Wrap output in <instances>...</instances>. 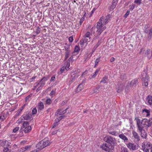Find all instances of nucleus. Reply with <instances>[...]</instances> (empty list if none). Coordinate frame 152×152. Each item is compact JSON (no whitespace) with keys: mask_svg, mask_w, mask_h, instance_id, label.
<instances>
[{"mask_svg":"<svg viewBox=\"0 0 152 152\" xmlns=\"http://www.w3.org/2000/svg\"><path fill=\"white\" fill-rule=\"evenodd\" d=\"M99 87H98L97 88H96L94 90V92L95 93H97L99 91Z\"/></svg>","mask_w":152,"mask_h":152,"instance_id":"nucleus-49","label":"nucleus"},{"mask_svg":"<svg viewBox=\"0 0 152 152\" xmlns=\"http://www.w3.org/2000/svg\"><path fill=\"white\" fill-rule=\"evenodd\" d=\"M30 97V96H28L27 97H26V102L28 101L29 100V99Z\"/></svg>","mask_w":152,"mask_h":152,"instance_id":"nucleus-60","label":"nucleus"},{"mask_svg":"<svg viewBox=\"0 0 152 152\" xmlns=\"http://www.w3.org/2000/svg\"><path fill=\"white\" fill-rule=\"evenodd\" d=\"M44 108V105L43 103L42 102H39L38 104V110H42Z\"/></svg>","mask_w":152,"mask_h":152,"instance_id":"nucleus-25","label":"nucleus"},{"mask_svg":"<svg viewBox=\"0 0 152 152\" xmlns=\"http://www.w3.org/2000/svg\"><path fill=\"white\" fill-rule=\"evenodd\" d=\"M88 39L87 38H84L83 39L81 40L80 41V45L82 47L83 45L84 44L87 42H88Z\"/></svg>","mask_w":152,"mask_h":152,"instance_id":"nucleus-23","label":"nucleus"},{"mask_svg":"<svg viewBox=\"0 0 152 152\" xmlns=\"http://www.w3.org/2000/svg\"><path fill=\"white\" fill-rule=\"evenodd\" d=\"M104 140L111 145H114L116 143L115 139L110 136H107L105 137L104 138Z\"/></svg>","mask_w":152,"mask_h":152,"instance_id":"nucleus-5","label":"nucleus"},{"mask_svg":"<svg viewBox=\"0 0 152 152\" xmlns=\"http://www.w3.org/2000/svg\"><path fill=\"white\" fill-rule=\"evenodd\" d=\"M135 120L137 126H139L143 128L147 129L152 125V118H150L149 120L145 118L142 119V121L138 118H136Z\"/></svg>","mask_w":152,"mask_h":152,"instance_id":"nucleus-1","label":"nucleus"},{"mask_svg":"<svg viewBox=\"0 0 152 152\" xmlns=\"http://www.w3.org/2000/svg\"><path fill=\"white\" fill-rule=\"evenodd\" d=\"M27 121H24L23 124V128H25L28 126H31L29 125Z\"/></svg>","mask_w":152,"mask_h":152,"instance_id":"nucleus-33","label":"nucleus"},{"mask_svg":"<svg viewBox=\"0 0 152 152\" xmlns=\"http://www.w3.org/2000/svg\"><path fill=\"white\" fill-rule=\"evenodd\" d=\"M37 112V110L36 108H34L32 110V113L33 114H35Z\"/></svg>","mask_w":152,"mask_h":152,"instance_id":"nucleus-45","label":"nucleus"},{"mask_svg":"<svg viewBox=\"0 0 152 152\" xmlns=\"http://www.w3.org/2000/svg\"><path fill=\"white\" fill-rule=\"evenodd\" d=\"M73 39L72 37L71 36L69 37V40L70 42H72L73 41Z\"/></svg>","mask_w":152,"mask_h":152,"instance_id":"nucleus-48","label":"nucleus"},{"mask_svg":"<svg viewBox=\"0 0 152 152\" xmlns=\"http://www.w3.org/2000/svg\"><path fill=\"white\" fill-rule=\"evenodd\" d=\"M92 54V53H90L89 54H87L85 55L84 56V58L85 60L88 59L91 56Z\"/></svg>","mask_w":152,"mask_h":152,"instance_id":"nucleus-29","label":"nucleus"},{"mask_svg":"<svg viewBox=\"0 0 152 152\" xmlns=\"http://www.w3.org/2000/svg\"><path fill=\"white\" fill-rule=\"evenodd\" d=\"M142 150L145 152H152V144L149 142H143L142 144Z\"/></svg>","mask_w":152,"mask_h":152,"instance_id":"nucleus-3","label":"nucleus"},{"mask_svg":"<svg viewBox=\"0 0 152 152\" xmlns=\"http://www.w3.org/2000/svg\"><path fill=\"white\" fill-rule=\"evenodd\" d=\"M51 102V100L49 98L47 99L46 101V104L49 105L50 104Z\"/></svg>","mask_w":152,"mask_h":152,"instance_id":"nucleus-40","label":"nucleus"},{"mask_svg":"<svg viewBox=\"0 0 152 152\" xmlns=\"http://www.w3.org/2000/svg\"><path fill=\"white\" fill-rule=\"evenodd\" d=\"M23 120L22 119L19 118L18 119V120L17 121V123H19L21 122H22V120Z\"/></svg>","mask_w":152,"mask_h":152,"instance_id":"nucleus-56","label":"nucleus"},{"mask_svg":"<svg viewBox=\"0 0 152 152\" xmlns=\"http://www.w3.org/2000/svg\"><path fill=\"white\" fill-rule=\"evenodd\" d=\"M109 133L111 134L117 136L118 134V133L115 131L110 130L108 132Z\"/></svg>","mask_w":152,"mask_h":152,"instance_id":"nucleus-26","label":"nucleus"},{"mask_svg":"<svg viewBox=\"0 0 152 152\" xmlns=\"http://www.w3.org/2000/svg\"><path fill=\"white\" fill-rule=\"evenodd\" d=\"M24 128V131L25 133H27L30 132L31 129V126L26 127Z\"/></svg>","mask_w":152,"mask_h":152,"instance_id":"nucleus-28","label":"nucleus"},{"mask_svg":"<svg viewBox=\"0 0 152 152\" xmlns=\"http://www.w3.org/2000/svg\"><path fill=\"white\" fill-rule=\"evenodd\" d=\"M103 18H101L99 20V21L97 22L96 26L97 30L96 32L98 35H99L106 28V27L104 26L102 23V20Z\"/></svg>","mask_w":152,"mask_h":152,"instance_id":"nucleus-2","label":"nucleus"},{"mask_svg":"<svg viewBox=\"0 0 152 152\" xmlns=\"http://www.w3.org/2000/svg\"><path fill=\"white\" fill-rule=\"evenodd\" d=\"M135 7V4H132L131 5L129 6V11L132 10L134 9Z\"/></svg>","mask_w":152,"mask_h":152,"instance_id":"nucleus-37","label":"nucleus"},{"mask_svg":"<svg viewBox=\"0 0 152 152\" xmlns=\"http://www.w3.org/2000/svg\"><path fill=\"white\" fill-rule=\"evenodd\" d=\"M119 137L124 141V142L126 144L129 141L128 138L124 135V134H122L119 135Z\"/></svg>","mask_w":152,"mask_h":152,"instance_id":"nucleus-10","label":"nucleus"},{"mask_svg":"<svg viewBox=\"0 0 152 152\" xmlns=\"http://www.w3.org/2000/svg\"><path fill=\"white\" fill-rule=\"evenodd\" d=\"M137 127H138V132L140 133L141 137L143 138H146L147 137V133L144 129H143L144 128L139 126Z\"/></svg>","mask_w":152,"mask_h":152,"instance_id":"nucleus-6","label":"nucleus"},{"mask_svg":"<svg viewBox=\"0 0 152 152\" xmlns=\"http://www.w3.org/2000/svg\"><path fill=\"white\" fill-rule=\"evenodd\" d=\"M80 51V48L79 46L76 45L74 48L73 54L75 52H78Z\"/></svg>","mask_w":152,"mask_h":152,"instance_id":"nucleus-34","label":"nucleus"},{"mask_svg":"<svg viewBox=\"0 0 152 152\" xmlns=\"http://www.w3.org/2000/svg\"><path fill=\"white\" fill-rule=\"evenodd\" d=\"M144 51V49L143 48H142L140 49V54H142V53H143Z\"/></svg>","mask_w":152,"mask_h":152,"instance_id":"nucleus-63","label":"nucleus"},{"mask_svg":"<svg viewBox=\"0 0 152 152\" xmlns=\"http://www.w3.org/2000/svg\"><path fill=\"white\" fill-rule=\"evenodd\" d=\"M152 54L150 51V50L148 49L145 52V56H146L149 59L151 58Z\"/></svg>","mask_w":152,"mask_h":152,"instance_id":"nucleus-13","label":"nucleus"},{"mask_svg":"<svg viewBox=\"0 0 152 152\" xmlns=\"http://www.w3.org/2000/svg\"><path fill=\"white\" fill-rule=\"evenodd\" d=\"M91 35V34L89 32L87 31L84 34L83 37L84 38L87 37V39H88V42H89L90 41L91 39V37L90 36Z\"/></svg>","mask_w":152,"mask_h":152,"instance_id":"nucleus-19","label":"nucleus"},{"mask_svg":"<svg viewBox=\"0 0 152 152\" xmlns=\"http://www.w3.org/2000/svg\"><path fill=\"white\" fill-rule=\"evenodd\" d=\"M142 112L143 115L145 117H148L150 115V111L149 110L144 109L142 110Z\"/></svg>","mask_w":152,"mask_h":152,"instance_id":"nucleus-17","label":"nucleus"},{"mask_svg":"<svg viewBox=\"0 0 152 152\" xmlns=\"http://www.w3.org/2000/svg\"><path fill=\"white\" fill-rule=\"evenodd\" d=\"M42 141H43L44 142V148L49 145L50 144V142L48 140H43Z\"/></svg>","mask_w":152,"mask_h":152,"instance_id":"nucleus-31","label":"nucleus"},{"mask_svg":"<svg viewBox=\"0 0 152 152\" xmlns=\"http://www.w3.org/2000/svg\"><path fill=\"white\" fill-rule=\"evenodd\" d=\"M67 109L66 108L65 110L62 111L61 109H58L56 112L55 115L58 116L59 115H62L65 114L66 112V110Z\"/></svg>","mask_w":152,"mask_h":152,"instance_id":"nucleus-11","label":"nucleus"},{"mask_svg":"<svg viewBox=\"0 0 152 152\" xmlns=\"http://www.w3.org/2000/svg\"><path fill=\"white\" fill-rule=\"evenodd\" d=\"M25 151H26V149L23 147L18 149V152H24Z\"/></svg>","mask_w":152,"mask_h":152,"instance_id":"nucleus-44","label":"nucleus"},{"mask_svg":"<svg viewBox=\"0 0 152 152\" xmlns=\"http://www.w3.org/2000/svg\"><path fill=\"white\" fill-rule=\"evenodd\" d=\"M99 43H97V44H96L94 47V48H95V49H96L97 47H98L99 46Z\"/></svg>","mask_w":152,"mask_h":152,"instance_id":"nucleus-64","label":"nucleus"},{"mask_svg":"<svg viewBox=\"0 0 152 152\" xmlns=\"http://www.w3.org/2000/svg\"><path fill=\"white\" fill-rule=\"evenodd\" d=\"M122 90V88H121V87L118 88L117 90V91L119 93L121 92Z\"/></svg>","mask_w":152,"mask_h":152,"instance_id":"nucleus-55","label":"nucleus"},{"mask_svg":"<svg viewBox=\"0 0 152 152\" xmlns=\"http://www.w3.org/2000/svg\"><path fill=\"white\" fill-rule=\"evenodd\" d=\"M5 119L4 115L2 114H0V121H3Z\"/></svg>","mask_w":152,"mask_h":152,"instance_id":"nucleus-36","label":"nucleus"},{"mask_svg":"<svg viewBox=\"0 0 152 152\" xmlns=\"http://www.w3.org/2000/svg\"><path fill=\"white\" fill-rule=\"evenodd\" d=\"M25 149H26V151L28 150L30 148V146H27L23 147Z\"/></svg>","mask_w":152,"mask_h":152,"instance_id":"nucleus-52","label":"nucleus"},{"mask_svg":"<svg viewBox=\"0 0 152 152\" xmlns=\"http://www.w3.org/2000/svg\"><path fill=\"white\" fill-rule=\"evenodd\" d=\"M64 117V116L62 115L58 117V121H60Z\"/></svg>","mask_w":152,"mask_h":152,"instance_id":"nucleus-54","label":"nucleus"},{"mask_svg":"<svg viewBox=\"0 0 152 152\" xmlns=\"http://www.w3.org/2000/svg\"><path fill=\"white\" fill-rule=\"evenodd\" d=\"M100 57H99L96 59L95 61V65L94 66V67H96L97 66L98 63L100 61Z\"/></svg>","mask_w":152,"mask_h":152,"instance_id":"nucleus-32","label":"nucleus"},{"mask_svg":"<svg viewBox=\"0 0 152 152\" xmlns=\"http://www.w3.org/2000/svg\"><path fill=\"white\" fill-rule=\"evenodd\" d=\"M85 81H83L82 82L80 83L77 88V91H80L84 88V86L85 85Z\"/></svg>","mask_w":152,"mask_h":152,"instance_id":"nucleus-16","label":"nucleus"},{"mask_svg":"<svg viewBox=\"0 0 152 152\" xmlns=\"http://www.w3.org/2000/svg\"><path fill=\"white\" fill-rule=\"evenodd\" d=\"M132 134L133 136L135 138V140L136 142L140 140V137L136 132L134 131L132 132Z\"/></svg>","mask_w":152,"mask_h":152,"instance_id":"nucleus-18","label":"nucleus"},{"mask_svg":"<svg viewBox=\"0 0 152 152\" xmlns=\"http://www.w3.org/2000/svg\"><path fill=\"white\" fill-rule=\"evenodd\" d=\"M56 79L55 76H53L51 78L50 81L51 82L54 81Z\"/></svg>","mask_w":152,"mask_h":152,"instance_id":"nucleus-51","label":"nucleus"},{"mask_svg":"<svg viewBox=\"0 0 152 152\" xmlns=\"http://www.w3.org/2000/svg\"><path fill=\"white\" fill-rule=\"evenodd\" d=\"M118 0H113V3L117 4Z\"/></svg>","mask_w":152,"mask_h":152,"instance_id":"nucleus-62","label":"nucleus"},{"mask_svg":"<svg viewBox=\"0 0 152 152\" xmlns=\"http://www.w3.org/2000/svg\"><path fill=\"white\" fill-rule=\"evenodd\" d=\"M138 82V80L137 79H134L131 81L130 83V85L131 86H135L137 83Z\"/></svg>","mask_w":152,"mask_h":152,"instance_id":"nucleus-24","label":"nucleus"},{"mask_svg":"<svg viewBox=\"0 0 152 152\" xmlns=\"http://www.w3.org/2000/svg\"><path fill=\"white\" fill-rule=\"evenodd\" d=\"M115 60V58L113 57L112 58L110 59V62H113Z\"/></svg>","mask_w":152,"mask_h":152,"instance_id":"nucleus-61","label":"nucleus"},{"mask_svg":"<svg viewBox=\"0 0 152 152\" xmlns=\"http://www.w3.org/2000/svg\"><path fill=\"white\" fill-rule=\"evenodd\" d=\"M101 147L103 150L106 151H109L110 148L109 145L107 143H105V144H103L101 146Z\"/></svg>","mask_w":152,"mask_h":152,"instance_id":"nucleus-14","label":"nucleus"},{"mask_svg":"<svg viewBox=\"0 0 152 152\" xmlns=\"http://www.w3.org/2000/svg\"><path fill=\"white\" fill-rule=\"evenodd\" d=\"M70 66L69 63L68 61H66V66L65 67V69L66 70H68L69 69V66Z\"/></svg>","mask_w":152,"mask_h":152,"instance_id":"nucleus-35","label":"nucleus"},{"mask_svg":"<svg viewBox=\"0 0 152 152\" xmlns=\"http://www.w3.org/2000/svg\"><path fill=\"white\" fill-rule=\"evenodd\" d=\"M142 84L145 86H147L149 81V76L145 71L143 72L141 74Z\"/></svg>","mask_w":152,"mask_h":152,"instance_id":"nucleus-4","label":"nucleus"},{"mask_svg":"<svg viewBox=\"0 0 152 152\" xmlns=\"http://www.w3.org/2000/svg\"><path fill=\"white\" fill-rule=\"evenodd\" d=\"M100 68H98L96 70V71L94 72V74L93 75H91V77L93 78L95 77L98 74V73L100 70Z\"/></svg>","mask_w":152,"mask_h":152,"instance_id":"nucleus-27","label":"nucleus"},{"mask_svg":"<svg viewBox=\"0 0 152 152\" xmlns=\"http://www.w3.org/2000/svg\"><path fill=\"white\" fill-rule=\"evenodd\" d=\"M126 145L130 150H134L138 149V145L136 143L129 142L126 143Z\"/></svg>","mask_w":152,"mask_h":152,"instance_id":"nucleus-7","label":"nucleus"},{"mask_svg":"<svg viewBox=\"0 0 152 152\" xmlns=\"http://www.w3.org/2000/svg\"><path fill=\"white\" fill-rule=\"evenodd\" d=\"M79 75L77 73L73 74H70L69 75V84L71 83L72 82L74 81L75 79L78 77Z\"/></svg>","mask_w":152,"mask_h":152,"instance_id":"nucleus-8","label":"nucleus"},{"mask_svg":"<svg viewBox=\"0 0 152 152\" xmlns=\"http://www.w3.org/2000/svg\"><path fill=\"white\" fill-rule=\"evenodd\" d=\"M130 12V11L129 10H128L126 13L125 14V15H124V17L125 18H126L127 17V16L129 15Z\"/></svg>","mask_w":152,"mask_h":152,"instance_id":"nucleus-46","label":"nucleus"},{"mask_svg":"<svg viewBox=\"0 0 152 152\" xmlns=\"http://www.w3.org/2000/svg\"><path fill=\"white\" fill-rule=\"evenodd\" d=\"M69 52H67L66 53L65 56V60H66L69 57Z\"/></svg>","mask_w":152,"mask_h":152,"instance_id":"nucleus-42","label":"nucleus"},{"mask_svg":"<svg viewBox=\"0 0 152 152\" xmlns=\"http://www.w3.org/2000/svg\"><path fill=\"white\" fill-rule=\"evenodd\" d=\"M47 80V78L45 77H44L39 82H37L36 83L37 85L35 86V88H36L39 84H40L41 87H42L45 85V82Z\"/></svg>","mask_w":152,"mask_h":152,"instance_id":"nucleus-9","label":"nucleus"},{"mask_svg":"<svg viewBox=\"0 0 152 152\" xmlns=\"http://www.w3.org/2000/svg\"><path fill=\"white\" fill-rule=\"evenodd\" d=\"M70 45H68L67 46H64V48L66 50H67Z\"/></svg>","mask_w":152,"mask_h":152,"instance_id":"nucleus-58","label":"nucleus"},{"mask_svg":"<svg viewBox=\"0 0 152 152\" xmlns=\"http://www.w3.org/2000/svg\"><path fill=\"white\" fill-rule=\"evenodd\" d=\"M31 115L30 114H26L23 115V118L24 120H28L31 119Z\"/></svg>","mask_w":152,"mask_h":152,"instance_id":"nucleus-21","label":"nucleus"},{"mask_svg":"<svg viewBox=\"0 0 152 152\" xmlns=\"http://www.w3.org/2000/svg\"><path fill=\"white\" fill-rule=\"evenodd\" d=\"M141 1L142 0H135L134 3L140 5L141 3Z\"/></svg>","mask_w":152,"mask_h":152,"instance_id":"nucleus-41","label":"nucleus"},{"mask_svg":"<svg viewBox=\"0 0 152 152\" xmlns=\"http://www.w3.org/2000/svg\"><path fill=\"white\" fill-rule=\"evenodd\" d=\"M57 125V121L54 123L53 125V128H54Z\"/></svg>","mask_w":152,"mask_h":152,"instance_id":"nucleus-57","label":"nucleus"},{"mask_svg":"<svg viewBox=\"0 0 152 152\" xmlns=\"http://www.w3.org/2000/svg\"><path fill=\"white\" fill-rule=\"evenodd\" d=\"M55 91L53 90H52L50 93V95L51 96L53 95H54L55 94Z\"/></svg>","mask_w":152,"mask_h":152,"instance_id":"nucleus-53","label":"nucleus"},{"mask_svg":"<svg viewBox=\"0 0 152 152\" xmlns=\"http://www.w3.org/2000/svg\"><path fill=\"white\" fill-rule=\"evenodd\" d=\"M10 145L8 141L0 140V147L8 146Z\"/></svg>","mask_w":152,"mask_h":152,"instance_id":"nucleus-12","label":"nucleus"},{"mask_svg":"<svg viewBox=\"0 0 152 152\" xmlns=\"http://www.w3.org/2000/svg\"><path fill=\"white\" fill-rule=\"evenodd\" d=\"M120 152H129L128 151L126 147L122 146L121 147Z\"/></svg>","mask_w":152,"mask_h":152,"instance_id":"nucleus-30","label":"nucleus"},{"mask_svg":"<svg viewBox=\"0 0 152 152\" xmlns=\"http://www.w3.org/2000/svg\"><path fill=\"white\" fill-rule=\"evenodd\" d=\"M4 147V149H3V151L4 152H7L8 151V148L7 147H5V146Z\"/></svg>","mask_w":152,"mask_h":152,"instance_id":"nucleus-50","label":"nucleus"},{"mask_svg":"<svg viewBox=\"0 0 152 152\" xmlns=\"http://www.w3.org/2000/svg\"><path fill=\"white\" fill-rule=\"evenodd\" d=\"M72 59H73V58L72 56H71L69 58L68 60V61H68L69 63V62L70 61H72Z\"/></svg>","mask_w":152,"mask_h":152,"instance_id":"nucleus-59","label":"nucleus"},{"mask_svg":"<svg viewBox=\"0 0 152 152\" xmlns=\"http://www.w3.org/2000/svg\"><path fill=\"white\" fill-rule=\"evenodd\" d=\"M19 127H16L13 130V133H16V132L19 129Z\"/></svg>","mask_w":152,"mask_h":152,"instance_id":"nucleus-43","label":"nucleus"},{"mask_svg":"<svg viewBox=\"0 0 152 152\" xmlns=\"http://www.w3.org/2000/svg\"><path fill=\"white\" fill-rule=\"evenodd\" d=\"M146 99L148 104L150 105H152V96L149 95L148 96Z\"/></svg>","mask_w":152,"mask_h":152,"instance_id":"nucleus-20","label":"nucleus"},{"mask_svg":"<svg viewBox=\"0 0 152 152\" xmlns=\"http://www.w3.org/2000/svg\"><path fill=\"white\" fill-rule=\"evenodd\" d=\"M65 69V68L64 66L62 67L61 68V70H60V71L61 72V73H63L64 72V71Z\"/></svg>","mask_w":152,"mask_h":152,"instance_id":"nucleus-47","label":"nucleus"},{"mask_svg":"<svg viewBox=\"0 0 152 152\" xmlns=\"http://www.w3.org/2000/svg\"><path fill=\"white\" fill-rule=\"evenodd\" d=\"M111 17V15L108 14L105 17L103 23L105 24L107 23Z\"/></svg>","mask_w":152,"mask_h":152,"instance_id":"nucleus-22","label":"nucleus"},{"mask_svg":"<svg viewBox=\"0 0 152 152\" xmlns=\"http://www.w3.org/2000/svg\"><path fill=\"white\" fill-rule=\"evenodd\" d=\"M107 78L105 77L103 78L102 80L101 81V82L103 83H105L106 82V81L107 80Z\"/></svg>","mask_w":152,"mask_h":152,"instance_id":"nucleus-39","label":"nucleus"},{"mask_svg":"<svg viewBox=\"0 0 152 152\" xmlns=\"http://www.w3.org/2000/svg\"><path fill=\"white\" fill-rule=\"evenodd\" d=\"M44 141L41 140L37 145L36 147L39 150L42 149L44 148Z\"/></svg>","mask_w":152,"mask_h":152,"instance_id":"nucleus-15","label":"nucleus"},{"mask_svg":"<svg viewBox=\"0 0 152 152\" xmlns=\"http://www.w3.org/2000/svg\"><path fill=\"white\" fill-rule=\"evenodd\" d=\"M117 4H115L114 3H113L110 8V10H113L116 7V5Z\"/></svg>","mask_w":152,"mask_h":152,"instance_id":"nucleus-38","label":"nucleus"}]
</instances>
